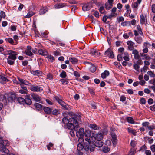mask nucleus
I'll return each mask as SVG.
<instances>
[{
    "label": "nucleus",
    "instance_id": "nucleus-25",
    "mask_svg": "<svg viewBox=\"0 0 155 155\" xmlns=\"http://www.w3.org/2000/svg\"><path fill=\"white\" fill-rule=\"evenodd\" d=\"M69 60L73 64H76L78 61V60L74 57H70Z\"/></svg>",
    "mask_w": 155,
    "mask_h": 155
},
{
    "label": "nucleus",
    "instance_id": "nucleus-40",
    "mask_svg": "<svg viewBox=\"0 0 155 155\" xmlns=\"http://www.w3.org/2000/svg\"><path fill=\"white\" fill-rule=\"evenodd\" d=\"M137 29L139 32V34H140L141 35H143V33L142 31V29L140 27V26L139 25H137Z\"/></svg>",
    "mask_w": 155,
    "mask_h": 155
},
{
    "label": "nucleus",
    "instance_id": "nucleus-37",
    "mask_svg": "<svg viewBox=\"0 0 155 155\" xmlns=\"http://www.w3.org/2000/svg\"><path fill=\"white\" fill-rule=\"evenodd\" d=\"M59 81L61 82L62 84H67L68 83V79H64V78L60 79Z\"/></svg>",
    "mask_w": 155,
    "mask_h": 155
},
{
    "label": "nucleus",
    "instance_id": "nucleus-55",
    "mask_svg": "<svg viewBox=\"0 0 155 155\" xmlns=\"http://www.w3.org/2000/svg\"><path fill=\"white\" fill-rule=\"evenodd\" d=\"M148 68V67L147 66H144L143 68L141 69V72H145L146 71V70Z\"/></svg>",
    "mask_w": 155,
    "mask_h": 155
},
{
    "label": "nucleus",
    "instance_id": "nucleus-3",
    "mask_svg": "<svg viewBox=\"0 0 155 155\" xmlns=\"http://www.w3.org/2000/svg\"><path fill=\"white\" fill-rule=\"evenodd\" d=\"M8 54L9 55L7 58V63L10 65H13L15 63V61L17 59V56L18 52L12 50H7Z\"/></svg>",
    "mask_w": 155,
    "mask_h": 155
},
{
    "label": "nucleus",
    "instance_id": "nucleus-23",
    "mask_svg": "<svg viewBox=\"0 0 155 155\" xmlns=\"http://www.w3.org/2000/svg\"><path fill=\"white\" fill-rule=\"evenodd\" d=\"M38 53L39 54L43 56H46L48 54V52L45 50H43L41 49H40L38 50Z\"/></svg>",
    "mask_w": 155,
    "mask_h": 155
},
{
    "label": "nucleus",
    "instance_id": "nucleus-13",
    "mask_svg": "<svg viewBox=\"0 0 155 155\" xmlns=\"http://www.w3.org/2000/svg\"><path fill=\"white\" fill-rule=\"evenodd\" d=\"M108 133V130L106 128L102 129L98 132L97 134H96V136H105Z\"/></svg>",
    "mask_w": 155,
    "mask_h": 155
},
{
    "label": "nucleus",
    "instance_id": "nucleus-62",
    "mask_svg": "<svg viewBox=\"0 0 155 155\" xmlns=\"http://www.w3.org/2000/svg\"><path fill=\"white\" fill-rule=\"evenodd\" d=\"M150 149L153 152H155V145H152L150 147Z\"/></svg>",
    "mask_w": 155,
    "mask_h": 155
},
{
    "label": "nucleus",
    "instance_id": "nucleus-42",
    "mask_svg": "<svg viewBox=\"0 0 155 155\" xmlns=\"http://www.w3.org/2000/svg\"><path fill=\"white\" fill-rule=\"evenodd\" d=\"M60 76L62 78H65L67 76L66 72L64 71H63L60 73Z\"/></svg>",
    "mask_w": 155,
    "mask_h": 155
},
{
    "label": "nucleus",
    "instance_id": "nucleus-36",
    "mask_svg": "<svg viewBox=\"0 0 155 155\" xmlns=\"http://www.w3.org/2000/svg\"><path fill=\"white\" fill-rule=\"evenodd\" d=\"M127 130L129 133H131L134 135H136V131L135 130H134L132 128L130 127H128L127 128Z\"/></svg>",
    "mask_w": 155,
    "mask_h": 155
},
{
    "label": "nucleus",
    "instance_id": "nucleus-18",
    "mask_svg": "<svg viewBox=\"0 0 155 155\" xmlns=\"http://www.w3.org/2000/svg\"><path fill=\"white\" fill-rule=\"evenodd\" d=\"M30 96L29 95H26L25 99V104L28 105H30L32 103V101L30 98Z\"/></svg>",
    "mask_w": 155,
    "mask_h": 155
},
{
    "label": "nucleus",
    "instance_id": "nucleus-11",
    "mask_svg": "<svg viewBox=\"0 0 155 155\" xmlns=\"http://www.w3.org/2000/svg\"><path fill=\"white\" fill-rule=\"evenodd\" d=\"M32 98L36 101L40 103L41 101V97L39 96L37 94H35L34 93H32L31 94Z\"/></svg>",
    "mask_w": 155,
    "mask_h": 155
},
{
    "label": "nucleus",
    "instance_id": "nucleus-58",
    "mask_svg": "<svg viewBox=\"0 0 155 155\" xmlns=\"http://www.w3.org/2000/svg\"><path fill=\"white\" fill-rule=\"evenodd\" d=\"M17 26L13 25L11 26V29L13 31H15L16 30Z\"/></svg>",
    "mask_w": 155,
    "mask_h": 155
},
{
    "label": "nucleus",
    "instance_id": "nucleus-52",
    "mask_svg": "<svg viewBox=\"0 0 155 155\" xmlns=\"http://www.w3.org/2000/svg\"><path fill=\"white\" fill-rule=\"evenodd\" d=\"M104 8L103 6H101L99 9V11L101 14H104Z\"/></svg>",
    "mask_w": 155,
    "mask_h": 155
},
{
    "label": "nucleus",
    "instance_id": "nucleus-16",
    "mask_svg": "<svg viewBox=\"0 0 155 155\" xmlns=\"http://www.w3.org/2000/svg\"><path fill=\"white\" fill-rule=\"evenodd\" d=\"M34 106L36 110L38 111H40L42 110L43 107L42 105L37 103H35L34 104Z\"/></svg>",
    "mask_w": 155,
    "mask_h": 155
},
{
    "label": "nucleus",
    "instance_id": "nucleus-51",
    "mask_svg": "<svg viewBox=\"0 0 155 155\" xmlns=\"http://www.w3.org/2000/svg\"><path fill=\"white\" fill-rule=\"evenodd\" d=\"M134 68L137 71H139L140 67L137 64H135L133 65Z\"/></svg>",
    "mask_w": 155,
    "mask_h": 155
},
{
    "label": "nucleus",
    "instance_id": "nucleus-20",
    "mask_svg": "<svg viewBox=\"0 0 155 155\" xmlns=\"http://www.w3.org/2000/svg\"><path fill=\"white\" fill-rule=\"evenodd\" d=\"M109 74V71L107 70H105L103 73L101 74V76L102 78L104 79L106 78L107 76H108Z\"/></svg>",
    "mask_w": 155,
    "mask_h": 155
},
{
    "label": "nucleus",
    "instance_id": "nucleus-63",
    "mask_svg": "<svg viewBox=\"0 0 155 155\" xmlns=\"http://www.w3.org/2000/svg\"><path fill=\"white\" fill-rule=\"evenodd\" d=\"M145 153L146 155H151V152L150 150H145Z\"/></svg>",
    "mask_w": 155,
    "mask_h": 155
},
{
    "label": "nucleus",
    "instance_id": "nucleus-14",
    "mask_svg": "<svg viewBox=\"0 0 155 155\" xmlns=\"http://www.w3.org/2000/svg\"><path fill=\"white\" fill-rule=\"evenodd\" d=\"M45 112L48 115H50L52 113V108H49L47 107H44L43 109Z\"/></svg>",
    "mask_w": 155,
    "mask_h": 155
},
{
    "label": "nucleus",
    "instance_id": "nucleus-31",
    "mask_svg": "<svg viewBox=\"0 0 155 155\" xmlns=\"http://www.w3.org/2000/svg\"><path fill=\"white\" fill-rule=\"evenodd\" d=\"M90 53L93 55L95 56H97L100 54V52L94 49H92L91 50Z\"/></svg>",
    "mask_w": 155,
    "mask_h": 155
},
{
    "label": "nucleus",
    "instance_id": "nucleus-46",
    "mask_svg": "<svg viewBox=\"0 0 155 155\" xmlns=\"http://www.w3.org/2000/svg\"><path fill=\"white\" fill-rule=\"evenodd\" d=\"M89 91L91 96L94 95H95V93L94 92L95 89H94L91 88H88Z\"/></svg>",
    "mask_w": 155,
    "mask_h": 155
},
{
    "label": "nucleus",
    "instance_id": "nucleus-64",
    "mask_svg": "<svg viewBox=\"0 0 155 155\" xmlns=\"http://www.w3.org/2000/svg\"><path fill=\"white\" fill-rule=\"evenodd\" d=\"M151 10L153 13H155V4H153L152 5Z\"/></svg>",
    "mask_w": 155,
    "mask_h": 155
},
{
    "label": "nucleus",
    "instance_id": "nucleus-19",
    "mask_svg": "<svg viewBox=\"0 0 155 155\" xmlns=\"http://www.w3.org/2000/svg\"><path fill=\"white\" fill-rule=\"evenodd\" d=\"M18 80L20 82V85H28V84H29V82L25 80L22 79H21L19 77L17 78Z\"/></svg>",
    "mask_w": 155,
    "mask_h": 155
},
{
    "label": "nucleus",
    "instance_id": "nucleus-57",
    "mask_svg": "<svg viewBox=\"0 0 155 155\" xmlns=\"http://www.w3.org/2000/svg\"><path fill=\"white\" fill-rule=\"evenodd\" d=\"M117 59L118 61H120L123 60V57L121 54H119L117 56Z\"/></svg>",
    "mask_w": 155,
    "mask_h": 155
},
{
    "label": "nucleus",
    "instance_id": "nucleus-60",
    "mask_svg": "<svg viewBox=\"0 0 155 155\" xmlns=\"http://www.w3.org/2000/svg\"><path fill=\"white\" fill-rule=\"evenodd\" d=\"M0 16L2 18H5L6 16L5 13V12L3 11H1L0 12Z\"/></svg>",
    "mask_w": 155,
    "mask_h": 155
},
{
    "label": "nucleus",
    "instance_id": "nucleus-6",
    "mask_svg": "<svg viewBox=\"0 0 155 155\" xmlns=\"http://www.w3.org/2000/svg\"><path fill=\"white\" fill-rule=\"evenodd\" d=\"M32 49L31 46L28 45L27 46V49L25 51H23L22 52L23 54L32 58L34 57V54L31 51Z\"/></svg>",
    "mask_w": 155,
    "mask_h": 155
},
{
    "label": "nucleus",
    "instance_id": "nucleus-24",
    "mask_svg": "<svg viewBox=\"0 0 155 155\" xmlns=\"http://www.w3.org/2000/svg\"><path fill=\"white\" fill-rule=\"evenodd\" d=\"M17 97L15 94H12L8 98L9 101H15L16 99H17Z\"/></svg>",
    "mask_w": 155,
    "mask_h": 155
},
{
    "label": "nucleus",
    "instance_id": "nucleus-26",
    "mask_svg": "<svg viewBox=\"0 0 155 155\" xmlns=\"http://www.w3.org/2000/svg\"><path fill=\"white\" fill-rule=\"evenodd\" d=\"M91 134H92V136H94V135L96 134L93 131H92L89 129L86 130L84 134L85 136H87L88 135L89 136H91Z\"/></svg>",
    "mask_w": 155,
    "mask_h": 155
},
{
    "label": "nucleus",
    "instance_id": "nucleus-9",
    "mask_svg": "<svg viewBox=\"0 0 155 155\" xmlns=\"http://www.w3.org/2000/svg\"><path fill=\"white\" fill-rule=\"evenodd\" d=\"M104 54L106 56H107L111 58H114L113 52L110 47L105 51Z\"/></svg>",
    "mask_w": 155,
    "mask_h": 155
},
{
    "label": "nucleus",
    "instance_id": "nucleus-5",
    "mask_svg": "<svg viewBox=\"0 0 155 155\" xmlns=\"http://www.w3.org/2000/svg\"><path fill=\"white\" fill-rule=\"evenodd\" d=\"M98 136H94L96 138L95 141L94 142H91L90 143V145H94L95 149V147H101L104 144V143L101 141L103 138V136H99V138H98Z\"/></svg>",
    "mask_w": 155,
    "mask_h": 155
},
{
    "label": "nucleus",
    "instance_id": "nucleus-1",
    "mask_svg": "<svg viewBox=\"0 0 155 155\" xmlns=\"http://www.w3.org/2000/svg\"><path fill=\"white\" fill-rule=\"evenodd\" d=\"M86 138L85 140L88 143H84V145L81 143L78 144L77 149L78 151L84 150L86 152L88 151L89 150L91 152H93L94 150V145H90V143L94 142L95 141L96 138L94 136H85Z\"/></svg>",
    "mask_w": 155,
    "mask_h": 155
},
{
    "label": "nucleus",
    "instance_id": "nucleus-38",
    "mask_svg": "<svg viewBox=\"0 0 155 155\" xmlns=\"http://www.w3.org/2000/svg\"><path fill=\"white\" fill-rule=\"evenodd\" d=\"M46 58H48L50 61L51 62H53L55 60L54 58L51 55H48L46 57Z\"/></svg>",
    "mask_w": 155,
    "mask_h": 155
},
{
    "label": "nucleus",
    "instance_id": "nucleus-2",
    "mask_svg": "<svg viewBox=\"0 0 155 155\" xmlns=\"http://www.w3.org/2000/svg\"><path fill=\"white\" fill-rule=\"evenodd\" d=\"M72 114H74V117H72L68 119L66 117L63 118L62 121L63 123L65 124L64 127L65 128L68 129H71L75 128L76 126H78V122L77 121L78 118L77 115L75 116V114L72 112H69V114L72 116Z\"/></svg>",
    "mask_w": 155,
    "mask_h": 155
},
{
    "label": "nucleus",
    "instance_id": "nucleus-56",
    "mask_svg": "<svg viewBox=\"0 0 155 155\" xmlns=\"http://www.w3.org/2000/svg\"><path fill=\"white\" fill-rule=\"evenodd\" d=\"M126 99V97L124 95H122L120 97V100L121 101L124 102L125 101Z\"/></svg>",
    "mask_w": 155,
    "mask_h": 155
},
{
    "label": "nucleus",
    "instance_id": "nucleus-28",
    "mask_svg": "<svg viewBox=\"0 0 155 155\" xmlns=\"http://www.w3.org/2000/svg\"><path fill=\"white\" fill-rule=\"evenodd\" d=\"M146 20L144 15L143 14H141L140 15V23L143 25L145 23Z\"/></svg>",
    "mask_w": 155,
    "mask_h": 155
},
{
    "label": "nucleus",
    "instance_id": "nucleus-50",
    "mask_svg": "<svg viewBox=\"0 0 155 155\" xmlns=\"http://www.w3.org/2000/svg\"><path fill=\"white\" fill-rule=\"evenodd\" d=\"M147 74L150 75L152 78H154L155 77V74L153 73L151 71H149L147 72Z\"/></svg>",
    "mask_w": 155,
    "mask_h": 155
},
{
    "label": "nucleus",
    "instance_id": "nucleus-22",
    "mask_svg": "<svg viewBox=\"0 0 155 155\" xmlns=\"http://www.w3.org/2000/svg\"><path fill=\"white\" fill-rule=\"evenodd\" d=\"M61 111L60 109H55L52 110V113L53 115L57 116L60 114Z\"/></svg>",
    "mask_w": 155,
    "mask_h": 155
},
{
    "label": "nucleus",
    "instance_id": "nucleus-48",
    "mask_svg": "<svg viewBox=\"0 0 155 155\" xmlns=\"http://www.w3.org/2000/svg\"><path fill=\"white\" fill-rule=\"evenodd\" d=\"M116 130L114 129L111 128L110 130V136H116L115 132Z\"/></svg>",
    "mask_w": 155,
    "mask_h": 155
},
{
    "label": "nucleus",
    "instance_id": "nucleus-4",
    "mask_svg": "<svg viewBox=\"0 0 155 155\" xmlns=\"http://www.w3.org/2000/svg\"><path fill=\"white\" fill-rule=\"evenodd\" d=\"M2 136H0V150L6 154L9 153V150L6 147V146L9 145L8 141L3 140Z\"/></svg>",
    "mask_w": 155,
    "mask_h": 155
},
{
    "label": "nucleus",
    "instance_id": "nucleus-30",
    "mask_svg": "<svg viewBox=\"0 0 155 155\" xmlns=\"http://www.w3.org/2000/svg\"><path fill=\"white\" fill-rule=\"evenodd\" d=\"M17 101L18 103L20 104H25V99L21 97H19L17 98Z\"/></svg>",
    "mask_w": 155,
    "mask_h": 155
},
{
    "label": "nucleus",
    "instance_id": "nucleus-12",
    "mask_svg": "<svg viewBox=\"0 0 155 155\" xmlns=\"http://www.w3.org/2000/svg\"><path fill=\"white\" fill-rule=\"evenodd\" d=\"M59 104L62 107L63 109L68 110L70 109L69 105L63 101H62Z\"/></svg>",
    "mask_w": 155,
    "mask_h": 155
},
{
    "label": "nucleus",
    "instance_id": "nucleus-8",
    "mask_svg": "<svg viewBox=\"0 0 155 155\" xmlns=\"http://www.w3.org/2000/svg\"><path fill=\"white\" fill-rule=\"evenodd\" d=\"M30 89L33 92H41L43 90V88L40 86H35L33 85L31 86Z\"/></svg>",
    "mask_w": 155,
    "mask_h": 155
},
{
    "label": "nucleus",
    "instance_id": "nucleus-34",
    "mask_svg": "<svg viewBox=\"0 0 155 155\" xmlns=\"http://www.w3.org/2000/svg\"><path fill=\"white\" fill-rule=\"evenodd\" d=\"M122 26H131L130 22L129 21H127L122 22L121 24Z\"/></svg>",
    "mask_w": 155,
    "mask_h": 155
},
{
    "label": "nucleus",
    "instance_id": "nucleus-39",
    "mask_svg": "<svg viewBox=\"0 0 155 155\" xmlns=\"http://www.w3.org/2000/svg\"><path fill=\"white\" fill-rule=\"evenodd\" d=\"M5 40L6 41L8 42L10 44L12 45H14L13 40L12 38H6L5 39Z\"/></svg>",
    "mask_w": 155,
    "mask_h": 155
},
{
    "label": "nucleus",
    "instance_id": "nucleus-44",
    "mask_svg": "<svg viewBox=\"0 0 155 155\" xmlns=\"http://www.w3.org/2000/svg\"><path fill=\"white\" fill-rule=\"evenodd\" d=\"M136 150L135 148H131L130 150L129 154L130 155H134Z\"/></svg>",
    "mask_w": 155,
    "mask_h": 155
},
{
    "label": "nucleus",
    "instance_id": "nucleus-54",
    "mask_svg": "<svg viewBox=\"0 0 155 155\" xmlns=\"http://www.w3.org/2000/svg\"><path fill=\"white\" fill-rule=\"evenodd\" d=\"M150 123L148 122H145L142 123V125L143 127H145L146 128L147 127V126Z\"/></svg>",
    "mask_w": 155,
    "mask_h": 155
},
{
    "label": "nucleus",
    "instance_id": "nucleus-47",
    "mask_svg": "<svg viewBox=\"0 0 155 155\" xmlns=\"http://www.w3.org/2000/svg\"><path fill=\"white\" fill-rule=\"evenodd\" d=\"M32 73L34 75L39 76L41 73L39 71L37 70L33 71Z\"/></svg>",
    "mask_w": 155,
    "mask_h": 155
},
{
    "label": "nucleus",
    "instance_id": "nucleus-61",
    "mask_svg": "<svg viewBox=\"0 0 155 155\" xmlns=\"http://www.w3.org/2000/svg\"><path fill=\"white\" fill-rule=\"evenodd\" d=\"M83 137H84V136H80V137H79L78 140L79 143H81L83 142L84 138Z\"/></svg>",
    "mask_w": 155,
    "mask_h": 155
},
{
    "label": "nucleus",
    "instance_id": "nucleus-53",
    "mask_svg": "<svg viewBox=\"0 0 155 155\" xmlns=\"http://www.w3.org/2000/svg\"><path fill=\"white\" fill-rule=\"evenodd\" d=\"M140 103L141 104H145L146 103V100L145 99L143 98H142L140 99Z\"/></svg>",
    "mask_w": 155,
    "mask_h": 155
},
{
    "label": "nucleus",
    "instance_id": "nucleus-10",
    "mask_svg": "<svg viewBox=\"0 0 155 155\" xmlns=\"http://www.w3.org/2000/svg\"><path fill=\"white\" fill-rule=\"evenodd\" d=\"M114 0H108L105 4V8L106 9L109 10L113 7Z\"/></svg>",
    "mask_w": 155,
    "mask_h": 155
},
{
    "label": "nucleus",
    "instance_id": "nucleus-49",
    "mask_svg": "<svg viewBox=\"0 0 155 155\" xmlns=\"http://www.w3.org/2000/svg\"><path fill=\"white\" fill-rule=\"evenodd\" d=\"M117 20L118 23H120V22L123 21L124 20V18L122 17L121 16L117 18Z\"/></svg>",
    "mask_w": 155,
    "mask_h": 155
},
{
    "label": "nucleus",
    "instance_id": "nucleus-15",
    "mask_svg": "<svg viewBox=\"0 0 155 155\" xmlns=\"http://www.w3.org/2000/svg\"><path fill=\"white\" fill-rule=\"evenodd\" d=\"M89 126V127L94 130H98L101 129V127L95 124H90Z\"/></svg>",
    "mask_w": 155,
    "mask_h": 155
},
{
    "label": "nucleus",
    "instance_id": "nucleus-17",
    "mask_svg": "<svg viewBox=\"0 0 155 155\" xmlns=\"http://www.w3.org/2000/svg\"><path fill=\"white\" fill-rule=\"evenodd\" d=\"M48 8L47 7H42L41 8L39 11L40 15H42L48 11Z\"/></svg>",
    "mask_w": 155,
    "mask_h": 155
},
{
    "label": "nucleus",
    "instance_id": "nucleus-32",
    "mask_svg": "<svg viewBox=\"0 0 155 155\" xmlns=\"http://www.w3.org/2000/svg\"><path fill=\"white\" fill-rule=\"evenodd\" d=\"M78 127L79 125H78V127L76 126L75 128L74 127L73 128L70 129L71 130H70V134L71 136H75L74 132L73 130L74 129V131L76 132V133H77L78 132L76 131V129L78 128Z\"/></svg>",
    "mask_w": 155,
    "mask_h": 155
},
{
    "label": "nucleus",
    "instance_id": "nucleus-45",
    "mask_svg": "<svg viewBox=\"0 0 155 155\" xmlns=\"http://www.w3.org/2000/svg\"><path fill=\"white\" fill-rule=\"evenodd\" d=\"M110 150V148L107 146H104L103 147V151L105 153L108 152Z\"/></svg>",
    "mask_w": 155,
    "mask_h": 155
},
{
    "label": "nucleus",
    "instance_id": "nucleus-7",
    "mask_svg": "<svg viewBox=\"0 0 155 155\" xmlns=\"http://www.w3.org/2000/svg\"><path fill=\"white\" fill-rule=\"evenodd\" d=\"M93 6L91 2H87L86 3H84L82 7L83 10L84 11H86L89 10Z\"/></svg>",
    "mask_w": 155,
    "mask_h": 155
},
{
    "label": "nucleus",
    "instance_id": "nucleus-35",
    "mask_svg": "<svg viewBox=\"0 0 155 155\" xmlns=\"http://www.w3.org/2000/svg\"><path fill=\"white\" fill-rule=\"evenodd\" d=\"M91 66L90 68V71L92 72H94L96 70V67L92 63L91 64Z\"/></svg>",
    "mask_w": 155,
    "mask_h": 155
},
{
    "label": "nucleus",
    "instance_id": "nucleus-43",
    "mask_svg": "<svg viewBox=\"0 0 155 155\" xmlns=\"http://www.w3.org/2000/svg\"><path fill=\"white\" fill-rule=\"evenodd\" d=\"M78 132L79 135V136H84L83 135V134H85L84 130V128H81L79 129Z\"/></svg>",
    "mask_w": 155,
    "mask_h": 155
},
{
    "label": "nucleus",
    "instance_id": "nucleus-59",
    "mask_svg": "<svg viewBox=\"0 0 155 155\" xmlns=\"http://www.w3.org/2000/svg\"><path fill=\"white\" fill-rule=\"evenodd\" d=\"M53 146V144L51 142H50L46 146L47 148V149L48 150H50L51 149V147H52Z\"/></svg>",
    "mask_w": 155,
    "mask_h": 155
},
{
    "label": "nucleus",
    "instance_id": "nucleus-33",
    "mask_svg": "<svg viewBox=\"0 0 155 155\" xmlns=\"http://www.w3.org/2000/svg\"><path fill=\"white\" fill-rule=\"evenodd\" d=\"M135 40L136 42L138 44H141L142 42V37L139 36H137L135 38Z\"/></svg>",
    "mask_w": 155,
    "mask_h": 155
},
{
    "label": "nucleus",
    "instance_id": "nucleus-29",
    "mask_svg": "<svg viewBox=\"0 0 155 155\" xmlns=\"http://www.w3.org/2000/svg\"><path fill=\"white\" fill-rule=\"evenodd\" d=\"M111 140L113 146L115 147L117 144V136H112Z\"/></svg>",
    "mask_w": 155,
    "mask_h": 155
},
{
    "label": "nucleus",
    "instance_id": "nucleus-21",
    "mask_svg": "<svg viewBox=\"0 0 155 155\" xmlns=\"http://www.w3.org/2000/svg\"><path fill=\"white\" fill-rule=\"evenodd\" d=\"M66 6V3H58L55 5L54 7L56 9H59L64 7Z\"/></svg>",
    "mask_w": 155,
    "mask_h": 155
},
{
    "label": "nucleus",
    "instance_id": "nucleus-27",
    "mask_svg": "<svg viewBox=\"0 0 155 155\" xmlns=\"http://www.w3.org/2000/svg\"><path fill=\"white\" fill-rule=\"evenodd\" d=\"M126 121L128 123L131 124H134L135 123V121L133 118L131 117H127L126 118Z\"/></svg>",
    "mask_w": 155,
    "mask_h": 155
},
{
    "label": "nucleus",
    "instance_id": "nucleus-41",
    "mask_svg": "<svg viewBox=\"0 0 155 155\" xmlns=\"http://www.w3.org/2000/svg\"><path fill=\"white\" fill-rule=\"evenodd\" d=\"M35 14V13L34 12H33L29 11L27 13V15L26 16V18H30L31 17V16H32L33 15Z\"/></svg>",
    "mask_w": 155,
    "mask_h": 155
}]
</instances>
